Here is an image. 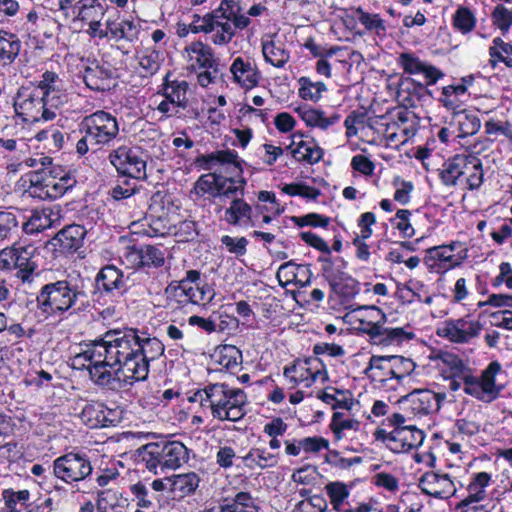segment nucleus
Segmentation results:
<instances>
[{"instance_id":"473e14b6","label":"nucleus","mask_w":512,"mask_h":512,"mask_svg":"<svg viewBox=\"0 0 512 512\" xmlns=\"http://www.w3.org/2000/svg\"><path fill=\"white\" fill-rule=\"evenodd\" d=\"M298 113L308 126L322 130H326L340 121V115L337 113L327 116L325 112L313 108H300Z\"/></svg>"},{"instance_id":"a18cd8bd","label":"nucleus","mask_w":512,"mask_h":512,"mask_svg":"<svg viewBox=\"0 0 512 512\" xmlns=\"http://www.w3.org/2000/svg\"><path fill=\"white\" fill-rule=\"evenodd\" d=\"M55 214L51 209H43L40 211H35L29 218V220L24 224V231L27 234H33L41 232L45 229L50 228L56 218H53Z\"/></svg>"},{"instance_id":"aec40b11","label":"nucleus","mask_w":512,"mask_h":512,"mask_svg":"<svg viewBox=\"0 0 512 512\" xmlns=\"http://www.w3.org/2000/svg\"><path fill=\"white\" fill-rule=\"evenodd\" d=\"M398 65L410 75L422 74L426 85H433L444 76V73L433 65L420 60L413 53H401L397 59Z\"/></svg>"},{"instance_id":"8fccbe9b","label":"nucleus","mask_w":512,"mask_h":512,"mask_svg":"<svg viewBox=\"0 0 512 512\" xmlns=\"http://www.w3.org/2000/svg\"><path fill=\"white\" fill-rule=\"evenodd\" d=\"M476 23L475 13L467 6H459L452 16L453 27L462 34L473 31Z\"/></svg>"},{"instance_id":"79ce46f5","label":"nucleus","mask_w":512,"mask_h":512,"mask_svg":"<svg viewBox=\"0 0 512 512\" xmlns=\"http://www.w3.org/2000/svg\"><path fill=\"white\" fill-rule=\"evenodd\" d=\"M96 282L99 289L111 292L123 286V274L115 266H106L98 273Z\"/></svg>"},{"instance_id":"f8f14e48","label":"nucleus","mask_w":512,"mask_h":512,"mask_svg":"<svg viewBox=\"0 0 512 512\" xmlns=\"http://www.w3.org/2000/svg\"><path fill=\"white\" fill-rule=\"evenodd\" d=\"M283 375L292 384V388L302 382L310 386L317 380L324 382L328 378L326 367L317 354L297 359L292 365L285 366Z\"/></svg>"},{"instance_id":"a878e982","label":"nucleus","mask_w":512,"mask_h":512,"mask_svg":"<svg viewBox=\"0 0 512 512\" xmlns=\"http://www.w3.org/2000/svg\"><path fill=\"white\" fill-rule=\"evenodd\" d=\"M86 232V229L81 225L66 226L53 238V245L58 247L61 252L76 251L81 247Z\"/></svg>"},{"instance_id":"6ab92c4d","label":"nucleus","mask_w":512,"mask_h":512,"mask_svg":"<svg viewBox=\"0 0 512 512\" xmlns=\"http://www.w3.org/2000/svg\"><path fill=\"white\" fill-rule=\"evenodd\" d=\"M106 10V7L98 0H78L72 20L87 24V34L95 38L96 34H101L102 20L105 17Z\"/></svg>"},{"instance_id":"5fc2aeb1","label":"nucleus","mask_w":512,"mask_h":512,"mask_svg":"<svg viewBox=\"0 0 512 512\" xmlns=\"http://www.w3.org/2000/svg\"><path fill=\"white\" fill-rule=\"evenodd\" d=\"M298 82L300 85L299 96L304 100L316 102L321 98L322 93L327 89L323 82H313L308 77H301L299 78Z\"/></svg>"},{"instance_id":"9d476101","label":"nucleus","mask_w":512,"mask_h":512,"mask_svg":"<svg viewBox=\"0 0 512 512\" xmlns=\"http://www.w3.org/2000/svg\"><path fill=\"white\" fill-rule=\"evenodd\" d=\"M93 472L91 461L86 453L71 451L57 457L52 464L53 475L68 485L85 481Z\"/></svg>"},{"instance_id":"de8ad7c7","label":"nucleus","mask_w":512,"mask_h":512,"mask_svg":"<svg viewBox=\"0 0 512 512\" xmlns=\"http://www.w3.org/2000/svg\"><path fill=\"white\" fill-rule=\"evenodd\" d=\"M464 183L469 190L480 188L484 180L482 161L473 155H469L467 168L464 171Z\"/></svg>"},{"instance_id":"49530a36","label":"nucleus","mask_w":512,"mask_h":512,"mask_svg":"<svg viewBox=\"0 0 512 512\" xmlns=\"http://www.w3.org/2000/svg\"><path fill=\"white\" fill-rule=\"evenodd\" d=\"M140 226L142 227L141 231L136 230V228H138V224H132V227L134 228V233H143L144 235L149 237L164 236L166 234H170L172 230L171 226L168 223V220L162 217H150V219L146 218L145 221L140 224Z\"/></svg>"},{"instance_id":"37998d69","label":"nucleus","mask_w":512,"mask_h":512,"mask_svg":"<svg viewBox=\"0 0 512 512\" xmlns=\"http://www.w3.org/2000/svg\"><path fill=\"white\" fill-rule=\"evenodd\" d=\"M512 44L504 41L500 37H496L492 41V45L489 47L490 63L493 67L497 63L502 62L507 67L512 68Z\"/></svg>"},{"instance_id":"6e6d98bb","label":"nucleus","mask_w":512,"mask_h":512,"mask_svg":"<svg viewBox=\"0 0 512 512\" xmlns=\"http://www.w3.org/2000/svg\"><path fill=\"white\" fill-rule=\"evenodd\" d=\"M351 317L354 321H369L380 325L386 322V314L376 306L358 307L352 311Z\"/></svg>"},{"instance_id":"4468645a","label":"nucleus","mask_w":512,"mask_h":512,"mask_svg":"<svg viewBox=\"0 0 512 512\" xmlns=\"http://www.w3.org/2000/svg\"><path fill=\"white\" fill-rule=\"evenodd\" d=\"M357 329L370 336L371 343L381 348L401 347L415 338V334L404 328H384L383 325L369 321H357Z\"/></svg>"},{"instance_id":"e433bc0d","label":"nucleus","mask_w":512,"mask_h":512,"mask_svg":"<svg viewBox=\"0 0 512 512\" xmlns=\"http://www.w3.org/2000/svg\"><path fill=\"white\" fill-rule=\"evenodd\" d=\"M130 490L134 496L133 501L136 502L137 506V509L134 512H155L154 501L160 503V499L155 496L148 487L143 483L138 482L132 485Z\"/></svg>"},{"instance_id":"c756f323","label":"nucleus","mask_w":512,"mask_h":512,"mask_svg":"<svg viewBox=\"0 0 512 512\" xmlns=\"http://www.w3.org/2000/svg\"><path fill=\"white\" fill-rule=\"evenodd\" d=\"M452 124L458 131V137L474 135L481 127V121L478 115L475 112L466 109L457 111L453 114Z\"/></svg>"},{"instance_id":"4be33fe9","label":"nucleus","mask_w":512,"mask_h":512,"mask_svg":"<svg viewBox=\"0 0 512 512\" xmlns=\"http://www.w3.org/2000/svg\"><path fill=\"white\" fill-rule=\"evenodd\" d=\"M182 55L188 67L194 71L213 68L216 63L212 48L202 41H193L188 44Z\"/></svg>"},{"instance_id":"3c124183","label":"nucleus","mask_w":512,"mask_h":512,"mask_svg":"<svg viewBox=\"0 0 512 512\" xmlns=\"http://www.w3.org/2000/svg\"><path fill=\"white\" fill-rule=\"evenodd\" d=\"M409 113L400 111L397 113V122L392 126L388 125L386 129V139L391 143H405L409 138V129L405 126L408 121Z\"/></svg>"},{"instance_id":"ea45409f","label":"nucleus","mask_w":512,"mask_h":512,"mask_svg":"<svg viewBox=\"0 0 512 512\" xmlns=\"http://www.w3.org/2000/svg\"><path fill=\"white\" fill-rule=\"evenodd\" d=\"M163 96L172 103L178 104L183 108L188 105V83L184 80L166 81L163 85Z\"/></svg>"},{"instance_id":"69168bd1","label":"nucleus","mask_w":512,"mask_h":512,"mask_svg":"<svg viewBox=\"0 0 512 512\" xmlns=\"http://www.w3.org/2000/svg\"><path fill=\"white\" fill-rule=\"evenodd\" d=\"M221 243L226 247L228 252L237 257L243 256L247 252L248 240L245 237L234 238L229 235L221 237Z\"/></svg>"},{"instance_id":"f03ea898","label":"nucleus","mask_w":512,"mask_h":512,"mask_svg":"<svg viewBox=\"0 0 512 512\" xmlns=\"http://www.w3.org/2000/svg\"><path fill=\"white\" fill-rule=\"evenodd\" d=\"M68 101V94L62 81L54 73L47 71L37 86H22L14 99L17 115L27 122L50 121L55 119L58 110Z\"/></svg>"},{"instance_id":"c85d7f7f","label":"nucleus","mask_w":512,"mask_h":512,"mask_svg":"<svg viewBox=\"0 0 512 512\" xmlns=\"http://www.w3.org/2000/svg\"><path fill=\"white\" fill-rule=\"evenodd\" d=\"M169 490L180 498L195 492L200 483V478L195 472L173 475L168 477Z\"/></svg>"},{"instance_id":"680f3d73","label":"nucleus","mask_w":512,"mask_h":512,"mask_svg":"<svg viewBox=\"0 0 512 512\" xmlns=\"http://www.w3.org/2000/svg\"><path fill=\"white\" fill-rule=\"evenodd\" d=\"M493 24L499 28L502 34H506L512 25V14L504 4L497 5L491 14Z\"/></svg>"},{"instance_id":"864d4df0","label":"nucleus","mask_w":512,"mask_h":512,"mask_svg":"<svg viewBox=\"0 0 512 512\" xmlns=\"http://www.w3.org/2000/svg\"><path fill=\"white\" fill-rule=\"evenodd\" d=\"M103 412H105V405L101 402L87 403L80 417L82 421L90 428H101L103 418Z\"/></svg>"},{"instance_id":"603ef678","label":"nucleus","mask_w":512,"mask_h":512,"mask_svg":"<svg viewBox=\"0 0 512 512\" xmlns=\"http://www.w3.org/2000/svg\"><path fill=\"white\" fill-rule=\"evenodd\" d=\"M228 512H259L260 508L256 500L248 492H238L231 502L225 500Z\"/></svg>"},{"instance_id":"9b49d317","label":"nucleus","mask_w":512,"mask_h":512,"mask_svg":"<svg viewBox=\"0 0 512 512\" xmlns=\"http://www.w3.org/2000/svg\"><path fill=\"white\" fill-rule=\"evenodd\" d=\"M80 294L67 281H57L42 288L37 302L45 312H64L73 306Z\"/></svg>"},{"instance_id":"2eb2a0df","label":"nucleus","mask_w":512,"mask_h":512,"mask_svg":"<svg viewBox=\"0 0 512 512\" xmlns=\"http://www.w3.org/2000/svg\"><path fill=\"white\" fill-rule=\"evenodd\" d=\"M444 393H435L428 389L414 390L400 398L403 409L414 416H425L437 412L445 399Z\"/></svg>"},{"instance_id":"0eeeda50","label":"nucleus","mask_w":512,"mask_h":512,"mask_svg":"<svg viewBox=\"0 0 512 512\" xmlns=\"http://www.w3.org/2000/svg\"><path fill=\"white\" fill-rule=\"evenodd\" d=\"M206 170H213L217 166H227L230 176L222 175L219 169L217 182V197H233L244 191L246 181L241 177L242 168L235 152L220 150L203 156Z\"/></svg>"},{"instance_id":"4d7b16f0","label":"nucleus","mask_w":512,"mask_h":512,"mask_svg":"<svg viewBox=\"0 0 512 512\" xmlns=\"http://www.w3.org/2000/svg\"><path fill=\"white\" fill-rule=\"evenodd\" d=\"M170 235L176 238L177 242H189L198 236L196 223L192 220H184L173 226Z\"/></svg>"},{"instance_id":"774afa93","label":"nucleus","mask_w":512,"mask_h":512,"mask_svg":"<svg viewBox=\"0 0 512 512\" xmlns=\"http://www.w3.org/2000/svg\"><path fill=\"white\" fill-rule=\"evenodd\" d=\"M175 295L178 298H183L181 302H189L192 304H199V295L197 286L189 284V281H180L175 290Z\"/></svg>"},{"instance_id":"c9c22d12","label":"nucleus","mask_w":512,"mask_h":512,"mask_svg":"<svg viewBox=\"0 0 512 512\" xmlns=\"http://www.w3.org/2000/svg\"><path fill=\"white\" fill-rule=\"evenodd\" d=\"M322 263V273L331 285L337 284L344 280L346 262L341 258H331L330 254L319 257Z\"/></svg>"},{"instance_id":"5701e85b","label":"nucleus","mask_w":512,"mask_h":512,"mask_svg":"<svg viewBox=\"0 0 512 512\" xmlns=\"http://www.w3.org/2000/svg\"><path fill=\"white\" fill-rule=\"evenodd\" d=\"M393 442L390 443L393 453H406L418 448L424 441L425 435L422 430L414 425L393 428Z\"/></svg>"},{"instance_id":"72a5a7b5","label":"nucleus","mask_w":512,"mask_h":512,"mask_svg":"<svg viewBox=\"0 0 512 512\" xmlns=\"http://www.w3.org/2000/svg\"><path fill=\"white\" fill-rule=\"evenodd\" d=\"M43 175L44 186H46V192H48L50 200L63 196L76 183V180L69 173H64L60 177L53 174Z\"/></svg>"},{"instance_id":"052dcab7","label":"nucleus","mask_w":512,"mask_h":512,"mask_svg":"<svg viewBox=\"0 0 512 512\" xmlns=\"http://www.w3.org/2000/svg\"><path fill=\"white\" fill-rule=\"evenodd\" d=\"M139 66L145 74H154L160 67V53L155 49L147 48L139 55Z\"/></svg>"},{"instance_id":"423d86ee","label":"nucleus","mask_w":512,"mask_h":512,"mask_svg":"<svg viewBox=\"0 0 512 512\" xmlns=\"http://www.w3.org/2000/svg\"><path fill=\"white\" fill-rule=\"evenodd\" d=\"M141 461L154 474L181 467L189 459L188 449L179 441L151 442L139 450Z\"/></svg>"},{"instance_id":"09e8293b","label":"nucleus","mask_w":512,"mask_h":512,"mask_svg":"<svg viewBox=\"0 0 512 512\" xmlns=\"http://www.w3.org/2000/svg\"><path fill=\"white\" fill-rule=\"evenodd\" d=\"M126 499L113 490H106L99 494L96 507L98 512H123Z\"/></svg>"},{"instance_id":"bb28decb","label":"nucleus","mask_w":512,"mask_h":512,"mask_svg":"<svg viewBox=\"0 0 512 512\" xmlns=\"http://www.w3.org/2000/svg\"><path fill=\"white\" fill-rule=\"evenodd\" d=\"M82 78L85 85L93 91H106L111 88L112 72L103 66H87Z\"/></svg>"},{"instance_id":"412c9836","label":"nucleus","mask_w":512,"mask_h":512,"mask_svg":"<svg viewBox=\"0 0 512 512\" xmlns=\"http://www.w3.org/2000/svg\"><path fill=\"white\" fill-rule=\"evenodd\" d=\"M118 354H97L98 359H92L87 366L92 380L98 385L115 383V368Z\"/></svg>"},{"instance_id":"e2e57ef3","label":"nucleus","mask_w":512,"mask_h":512,"mask_svg":"<svg viewBox=\"0 0 512 512\" xmlns=\"http://www.w3.org/2000/svg\"><path fill=\"white\" fill-rule=\"evenodd\" d=\"M328 503L321 495H313L300 501L296 506L297 512H326Z\"/></svg>"},{"instance_id":"4c0bfd02","label":"nucleus","mask_w":512,"mask_h":512,"mask_svg":"<svg viewBox=\"0 0 512 512\" xmlns=\"http://www.w3.org/2000/svg\"><path fill=\"white\" fill-rule=\"evenodd\" d=\"M211 173L201 175L194 183L191 195L198 198L205 196L216 198L217 197V182L219 169L215 167Z\"/></svg>"},{"instance_id":"1a4fd4ad","label":"nucleus","mask_w":512,"mask_h":512,"mask_svg":"<svg viewBox=\"0 0 512 512\" xmlns=\"http://www.w3.org/2000/svg\"><path fill=\"white\" fill-rule=\"evenodd\" d=\"M37 248L30 242L18 241L0 251V269H17V277L23 283H31L37 264L33 260Z\"/></svg>"},{"instance_id":"6e6552de","label":"nucleus","mask_w":512,"mask_h":512,"mask_svg":"<svg viewBox=\"0 0 512 512\" xmlns=\"http://www.w3.org/2000/svg\"><path fill=\"white\" fill-rule=\"evenodd\" d=\"M109 352L116 348V352L122 350H131V352H164V344L156 337H150L146 332L129 330L127 332L109 331L102 338L96 341Z\"/></svg>"},{"instance_id":"bf43d9fd","label":"nucleus","mask_w":512,"mask_h":512,"mask_svg":"<svg viewBox=\"0 0 512 512\" xmlns=\"http://www.w3.org/2000/svg\"><path fill=\"white\" fill-rule=\"evenodd\" d=\"M415 363L406 357L391 354L390 374L396 378L409 375L415 369Z\"/></svg>"},{"instance_id":"20e7f679","label":"nucleus","mask_w":512,"mask_h":512,"mask_svg":"<svg viewBox=\"0 0 512 512\" xmlns=\"http://www.w3.org/2000/svg\"><path fill=\"white\" fill-rule=\"evenodd\" d=\"M190 401H198L201 406L209 407L213 418L220 421L237 422L246 414V393L226 383L208 384L197 390Z\"/></svg>"},{"instance_id":"393cba45","label":"nucleus","mask_w":512,"mask_h":512,"mask_svg":"<svg viewBox=\"0 0 512 512\" xmlns=\"http://www.w3.org/2000/svg\"><path fill=\"white\" fill-rule=\"evenodd\" d=\"M230 72L235 83L245 89H251L258 84L259 72L256 66L248 59L237 57L230 66Z\"/></svg>"},{"instance_id":"c03bdc74","label":"nucleus","mask_w":512,"mask_h":512,"mask_svg":"<svg viewBox=\"0 0 512 512\" xmlns=\"http://www.w3.org/2000/svg\"><path fill=\"white\" fill-rule=\"evenodd\" d=\"M324 489L332 509L336 512L342 511L345 501L350 496V489L347 484L340 481H332L327 483Z\"/></svg>"},{"instance_id":"a211bd4d","label":"nucleus","mask_w":512,"mask_h":512,"mask_svg":"<svg viewBox=\"0 0 512 512\" xmlns=\"http://www.w3.org/2000/svg\"><path fill=\"white\" fill-rule=\"evenodd\" d=\"M482 330V325L473 320L464 318L445 321L438 328L437 334L454 343H467L477 337Z\"/></svg>"},{"instance_id":"13d9d810","label":"nucleus","mask_w":512,"mask_h":512,"mask_svg":"<svg viewBox=\"0 0 512 512\" xmlns=\"http://www.w3.org/2000/svg\"><path fill=\"white\" fill-rule=\"evenodd\" d=\"M30 493L28 490L13 491L6 489L3 491V499L5 502V512H21L17 509V504L20 503L22 506L29 500Z\"/></svg>"},{"instance_id":"7ed1b4c3","label":"nucleus","mask_w":512,"mask_h":512,"mask_svg":"<svg viewBox=\"0 0 512 512\" xmlns=\"http://www.w3.org/2000/svg\"><path fill=\"white\" fill-rule=\"evenodd\" d=\"M429 359L435 363V367L444 378H461L464 392L482 402H492L503 388L497 385L495 380L496 375L501 371V365L497 361L491 362L481 376L476 377L471 374L467 363L457 354H430Z\"/></svg>"},{"instance_id":"2f4dec72","label":"nucleus","mask_w":512,"mask_h":512,"mask_svg":"<svg viewBox=\"0 0 512 512\" xmlns=\"http://www.w3.org/2000/svg\"><path fill=\"white\" fill-rule=\"evenodd\" d=\"M262 53L265 61L276 68H282L289 61L290 54L285 45L278 39L263 41Z\"/></svg>"},{"instance_id":"cd10ccee","label":"nucleus","mask_w":512,"mask_h":512,"mask_svg":"<svg viewBox=\"0 0 512 512\" xmlns=\"http://www.w3.org/2000/svg\"><path fill=\"white\" fill-rule=\"evenodd\" d=\"M469 155L458 154L449 159L441 172V178L445 185L455 186L459 182H463L461 177L464 176V171L467 168Z\"/></svg>"},{"instance_id":"ddd939ff","label":"nucleus","mask_w":512,"mask_h":512,"mask_svg":"<svg viewBox=\"0 0 512 512\" xmlns=\"http://www.w3.org/2000/svg\"><path fill=\"white\" fill-rule=\"evenodd\" d=\"M110 163L115 169L134 179L146 178V159L138 147L119 146L109 154Z\"/></svg>"},{"instance_id":"f257e3e1","label":"nucleus","mask_w":512,"mask_h":512,"mask_svg":"<svg viewBox=\"0 0 512 512\" xmlns=\"http://www.w3.org/2000/svg\"><path fill=\"white\" fill-rule=\"evenodd\" d=\"M268 9L261 3L253 4L244 14L239 0H221L219 6L204 14H194L189 24L192 33H213L215 45H227L236 36L237 30H244L251 24V17H260Z\"/></svg>"},{"instance_id":"39448f33","label":"nucleus","mask_w":512,"mask_h":512,"mask_svg":"<svg viewBox=\"0 0 512 512\" xmlns=\"http://www.w3.org/2000/svg\"><path fill=\"white\" fill-rule=\"evenodd\" d=\"M79 130L83 136L76 143V151L82 156L89 150L109 147L119 134V124L115 116L98 110L82 119Z\"/></svg>"},{"instance_id":"0e129e2a","label":"nucleus","mask_w":512,"mask_h":512,"mask_svg":"<svg viewBox=\"0 0 512 512\" xmlns=\"http://www.w3.org/2000/svg\"><path fill=\"white\" fill-rule=\"evenodd\" d=\"M143 266L159 267L164 264V253L161 249L146 245L141 248Z\"/></svg>"},{"instance_id":"7c9ffc66","label":"nucleus","mask_w":512,"mask_h":512,"mask_svg":"<svg viewBox=\"0 0 512 512\" xmlns=\"http://www.w3.org/2000/svg\"><path fill=\"white\" fill-rule=\"evenodd\" d=\"M459 243L453 242L449 245L432 247L427 250L429 259L439 261L444 269H450L459 266L464 257L454 254Z\"/></svg>"},{"instance_id":"58836bf2","label":"nucleus","mask_w":512,"mask_h":512,"mask_svg":"<svg viewBox=\"0 0 512 512\" xmlns=\"http://www.w3.org/2000/svg\"><path fill=\"white\" fill-rule=\"evenodd\" d=\"M356 19L365 27V29L376 36L383 38L387 34L385 21L379 14L369 13L362 8H357L355 11Z\"/></svg>"},{"instance_id":"f704fd0d","label":"nucleus","mask_w":512,"mask_h":512,"mask_svg":"<svg viewBox=\"0 0 512 512\" xmlns=\"http://www.w3.org/2000/svg\"><path fill=\"white\" fill-rule=\"evenodd\" d=\"M242 461L249 469H265L274 467L278 463L277 455L266 451V449L252 448L242 457Z\"/></svg>"},{"instance_id":"f3484780","label":"nucleus","mask_w":512,"mask_h":512,"mask_svg":"<svg viewBox=\"0 0 512 512\" xmlns=\"http://www.w3.org/2000/svg\"><path fill=\"white\" fill-rule=\"evenodd\" d=\"M421 491L437 499H448L456 494V487L450 475L442 472L428 471L419 479Z\"/></svg>"},{"instance_id":"b1692460","label":"nucleus","mask_w":512,"mask_h":512,"mask_svg":"<svg viewBox=\"0 0 512 512\" xmlns=\"http://www.w3.org/2000/svg\"><path fill=\"white\" fill-rule=\"evenodd\" d=\"M224 220L233 226L248 228L255 226L252 207L242 198H234L225 209Z\"/></svg>"},{"instance_id":"dca6fc26","label":"nucleus","mask_w":512,"mask_h":512,"mask_svg":"<svg viewBox=\"0 0 512 512\" xmlns=\"http://www.w3.org/2000/svg\"><path fill=\"white\" fill-rule=\"evenodd\" d=\"M114 373L115 382L118 383L119 388L145 380L149 373L145 354H126L123 362L117 357Z\"/></svg>"},{"instance_id":"338daca9","label":"nucleus","mask_w":512,"mask_h":512,"mask_svg":"<svg viewBox=\"0 0 512 512\" xmlns=\"http://www.w3.org/2000/svg\"><path fill=\"white\" fill-rule=\"evenodd\" d=\"M44 187V175L33 173L30 177V185L27 189V193L34 198L47 200L49 199V194Z\"/></svg>"},{"instance_id":"a19ab883","label":"nucleus","mask_w":512,"mask_h":512,"mask_svg":"<svg viewBox=\"0 0 512 512\" xmlns=\"http://www.w3.org/2000/svg\"><path fill=\"white\" fill-rule=\"evenodd\" d=\"M21 49L19 38L10 32L0 30V61L12 63Z\"/></svg>"}]
</instances>
